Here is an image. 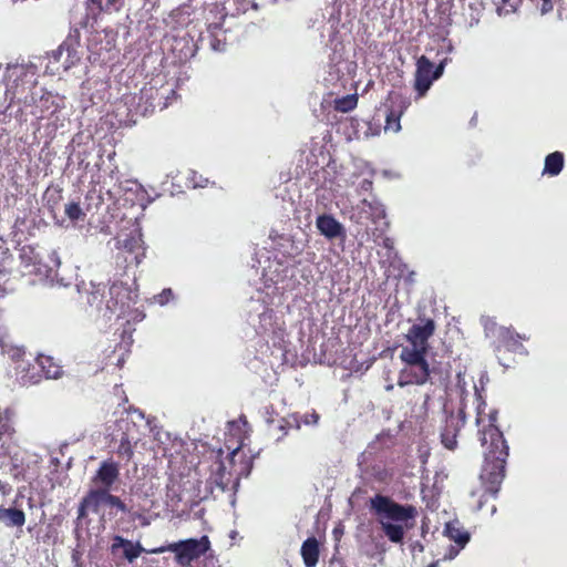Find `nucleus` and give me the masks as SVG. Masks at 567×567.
Segmentation results:
<instances>
[{
  "label": "nucleus",
  "mask_w": 567,
  "mask_h": 567,
  "mask_svg": "<svg viewBox=\"0 0 567 567\" xmlns=\"http://www.w3.org/2000/svg\"><path fill=\"white\" fill-rule=\"evenodd\" d=\"M496 419V411L489 410L485 412L484 409L478 406L476 424L478 426L480 441L484 449V463L480 475L482 488L471 492L473 497H478V508L482 507V499L486 495L494 496L498 492L505 476L508 446L502 432L495 425Z\"/></svg>",
  "instance_id": "obj_1"
},
{
  "label": "nucleus",
  "mask_w": 567,
  "mask_h": 567,
  "mask_svg": "<svg viewBox=\"0 0 567 567\" xmlns=\"http://www.w3.org/2000/svg\"><path fill=\"white\" fill-rule=\"evenodd\" d=\"M435 331L432 319H422L414 323L404 334V343L401 346L400 360L402 368L399 373L398 384L423 385L431 375L430 364L426 360L429 352V339Z\"/></svg>",
  "instance_id": "obj_2"
},
{
  "label": "nucleus",
  "mask_w": 567,
  "mask_h": 567,
  "mask_svg": "<svg viewBox=\"0 0 567 567\" xmlns=\"http://www.w3.org/2000/svg\"><path fill=\"white\" fill-rule=\"evenodd\" d=\"M371 509L384 536L394 544H401L405 532L413 526L417 511L412 505H400L389 497L377 495L371 498Z\"/></svg>",
  "instance_id": "obj_3"
},
{
  "label": "nucleus",
  "mask_w": 567,
  "mask_h": 567,
  "mask_svg": "<svg viewBox=\"0 0 567 567\" xmlns=\"http://www.w3.org/2000/svg\"><path fill=\"white\" fill-rule=\"evenodd\" d=\"M210 549V540L208 536L204 535L200 538H188L176 543L152 548L147 550L148 554H163L172 551L175 554V561L182 566L187 567L192 561L204 556Z\"/></svg>",
  "instance_id": "obj_4"
},
{
  "label": "nucleus",
  "mask_w": 567,
  "mask_h": 567,
  "mask_svg": "<svg viewBox=\"0 0 567 567\" xmlns=\"http://www.w3.org/2000/svg\"><path fill=\"white\" fill-rule=\"evenodd\" d=\"M167 94L175 96V89L168 84L144 86L140 93V101L145 103L144 112L166 109L169 105V102H165Z\"/></svg>",
  "instance_id": "obj_5"
},
{
  "label": "nucleus",
  "mask_w": 567,
  "mask_h": 567,
  "mask_svg": "<svg viewBox=\"0 0 567 567\" xmlns=\"http://www.w3.org/2000/svg\"><path fill=\"white\" fill-rule=\"evenodd\" d=\"M16 412L11 408L0 410V456H11L14 442Z\"/></svg>",
  "instance_id": "obj_6"
},
{
  "label": "nucleus",
  "mask_w": 567,
  "mask_h": 567,
  "mask_svg": "<svg viewBox=\"0 0 567 567\" xmlns=\"http://www.w3.org/2000/svg\"><path fill=\"white\" fill-rule=\"evenodd\" d=\"M436 80L434 79V64L425 55L420 56L416 61L414 74V89L417 96H424Z\"/></svg>",
  "instance_id": "obj_7"
},
{
  "label": "nucleus",
  "mask_w": 567,
  "mask_h": 567,
  "mask_svg": "<svg viewBox=\"0 0 567 567\" xmlns=\"http://www.w3.org/2000/svg\"><path fill=\"white\" fill-rule=\"evenodd\" d=\"M31 100L33 103L31 114L38 120H43L53 115L59 109V105L55 102V97L50 92L43 91L38 99L37 94L32 93Z\"/></svg>",
  "instance_id": "obj_8"
},
{
  "label": "nucleus",
  "mask_w": 567,
  "mask_h": 567,
  "mask_svg": "<svg viewBox=\"0 0 567 567\" xmlns=\"http://www.w3.org/2000/svg\"><path fill=\"white\" fill-rule=\"evenodd\" d=\"M316 227L319 233L327 239L343 238L346 237V229L332 215H319L316 220Z\"/></svg>",
  "instance_id": "obj_9"
},
{
  "label": "nucleus",
  "mask_w": 567,
  "mask_h": 567,
  "mask_svg": "<svg viewBox=\"0 0 567 567\" xmlns=\"http://www.w3.org/2000/svg\"><path fill=\"white\" fill-rule=\"evenodd\" d=\"M120 548H123V557L128 561L133 563L136 558L140 557L142 553H147L148 549H145L140 542L133 543L130 539H126L122 536H114L113 543L111 545V553L115 555Z\"/></svg>",
  "instance_id": "obj_10"
},
{
  "label": "nucleus",
  "mask_w": 567,
  "mask_h": 567,
  "mask_svg": "<svg viewBox=\"0 0 567 567\" xmlns=\"http://www.w3.org/2000/svg\"><path fill=\"white\" fill-rule=\"evenodd\" d=\"M463 424H464V421L458 415L452 414L446 417L444 427L441 433V441H442V444L447 450L453 451L456 447V445H457L456 436H457V433Z\"/></svg>",
  "instance_id": "obj_11"
},
{
  "label": "nucleus",
  "mask_w": 567,
  "mask_h": 567,
  "mask_svg": "<svg viewBox=\"0 0 567 567\" xmlns=\"http://www.w3.org/2000/svg\"><path fill=\"white\" fill-rule=\"evenodd\" d=\"M118 475V464L113 461H104L101 463L94 477V481L103 485V489L107 491L117 481Z\"/></svg>",
  "instance_id": "obj_12"
},
{
  "label": "nucleus",
  "mask_w": 567,
  "mask_h": 567,
  "mask_svg": "<svg viewBox=\"0 0 567 567\" xmlns=\"http://www.w3.org/2000/svg\"><path fill=\"white\" fill-rule=\"evenodd\" d=\"M110 299L106 301V308L115 312L121 310L126 305V299H128V290L121 282H114L110 286L109 289Z\"/></svg>",
  "instance_id": "obj_13"
},
{
  "label": "nucleus",
  "mask_w": 567,
  "mask_h": 567,
  "mask_svg": "<svg viewBox=\"0 0 567 567\" xmlns=\"http://www.w3.org/2000/svg\"><path fill=\"white\" fill-rule=\"evenodd\" d=\"M306 567H316L320 555V544L316 537L307 538L300 549Z\"/></svg>",
  "instance_id": "obj_14"
},
{
  "label": "nucleus",
  "mask_w": 567,
  "mask_h": 567,
  "mask_svg": "<svg viewBox=\"0 0 567 567\" xmlns=\"http://www.w3.org/2000/svg\"><path fill=\"white\" fill-rule=\"evenodd\" d=\"M20 259L21 264L25 269H29V274L35 272L41 274V258L39 254L35 251V248L31 245H24L20 249Z\"/></svg>",
  "instance_id": "obj_15"
},
{
  "label": "nucleus",
  "mask_w": 567,
  "mask_h": 567,
  "mask_svg": "<svg viewBox=\"0 0 567 567\" xmlns=\"http://www.w3.org/2000/svg\"><path fill=\"white\" fill-rule=\"evenodd\" d=\"M0 522L7 527H22L25 523V514L17 507L0 506Z\"/></svg>",
  "instance_id": "obj_16"
},
{
  "label": "nucleus",
  "mask_w": 567,
  "mask_h": 567,
  "mask_svg": "<svg viewBox=\"0 0 567 567\" xmlns=\"http://www.w3.org/2000/svg\"><path fill=\"white\" fill-rule=\"evenodd\" d=\"M499 334V341L504 347L514 352H523L524 347L522 344V340H527V338L522 337L509 328H497Z\"/></svg>",
  "instance_id": "obj_17"
},
{
  "label": "nucleus",
  "mask_w": 567,
  "mask_h": 567,
  "mask_svg": "<svg viewBox=\"0 0 567 567\" xmlns=\"http://www.w3.org/2000/svg\"><path fill=\"white\" fill-rule=\"evenodd\" d=\"M444 534L460 547H465L470 540V534L457 520L446 523Z\"/></svg>",
  "instance_id": "obj_18"
},
{
  "label": "nucleus",
  "mask_w": 567,
  "mask_h": 567,
  "mask_svg": "<svg viewBox=\"0 0 567 567\" xmlns=\"http://www.w3.org/2000/svg\"><path fill=\"white\" fill-rule=\"evenodd\" d=\"M361 218H371L373 221L378 219H383L385 217V210L377 200L369 202L367 199L362 200L360 206Z\"/></svg>",
  "instance_id": "obj_19"
},
{
  "label": "nucleus",
  "mask_w": 567,
  "mask_h": 567,
  "mask_svg": "<svg viewBox=\"0 0 567 567\" xmlns=\"http://www.w3.org/2000/svg\"><path fill=\"white\" fill-rule=\"evenodd\" d=\"M564 167V155L561 152H554L546 156L543 175L557 176Z\"/></svg>",
  "instance_id": "obj_20"
},
{
  "label": "nucleus",
  "mask_w": 567,
  "mask_h": 567,
  "mask_svg": "<svg viewBox=\"0 0 567 567\" xmlns=\"http://www.w3.org/2000/svg\"><path fill=\"white\" fill-rule=\"evenodd\" d=\"M37 361L48 379H58L61 377L62 368L54 363L51 357L39 355Z\"/></svg>",
  "instance_id": "obj_21"
},
{
  "label": "nucleus",
  "mask_w": 567,
  "mask_h": 567,
  "mask_svg": "<svg viewBox=\"0 0 567 567\" xmlns=\"http://www.w3.org/2000/svg\"><path fill=\"white\" fill-rule=\"evenodd\" d=\"M84 505H86L94 513L99 512V507L104 503V489H92L83 497Z\"/></svg>",
  "instance_id": "obj_22"
},
{
  "label": "nucleus",
  "mask_w": 567,
  "mask_h": 567,
  "mask_svg": "<svg viewBox=\"0 0 567 567\" xmlns=\"http://www.w3.org/2000/svg\"><path fill=\"white\" fill-rule=\"evenodd\" d=\"M358 103V96L355 94H350L334 101V107L340 112H349L352 111Z\"/></svg>",
  "instance_id": "obj_23"
},
{
  "label": "nucleus",
  "mask_w": 567,
  "mask_h": 567,
  "mask_svg": "<svg viewBox=\"0 0 567 567\" xmlns=\"http://www.w3.org/2000/svg\"><path fill=\"white\" fill-rule=\"evenodd\" d=\"M520 0H502V4L497 6L496 13L498 17H507L515 13L518 9Z\"/></svg>",
  "instance_id": "obj_24"
},
{
  "label": "nucleus",
  "mask_w": 567,
  "mask_h": 567,
  "mask_svg": "<svg viewBox=\"0 0 567 567\" xmlns=\"http://www.w3.org/2000/svg\"><path fill=\"white\" fill-rule=\"evenodd\" d=\"M65 214L72 221L83 220L85 217L80 204L74 202L65 206Z\"/></svg>",
  "instance_id": "obj_25"
},
{
  "label": "nucleus",
  "mask_w": 567,
  "mask_h": 567,
  "mask_svg": "<svg viewBox=\"0 0 567 567\" xmlns=\"http://www.w3.org/2000/svg\"><path fill=\"white\" fill-rule=\"evenodd\" d=\"M402 111L399 113L391 112L386 116L385 131L398 133L401 130L400 116Z\"/></svg>",
  "instance_id": "obj_26"
},
{
  "label": "nucleus",
  "mask_w": 567,
  "mask_h": 567,
  "mask_svg": "<svg viewBox=\"0 0 567 567\" xmlns=\"http://www.w3.org/2000/svg\"><path fill=\"white\" fill-rule=\"evenodd\" d=\"M104 503L112 507H116L123 513L127 511L126 505L122 502V499L116 495L110 494L109 489H104Z\"/></svg>",
  "instance_id": "obj_27"
},
{
  "label": "nucleus",
  "mask_w": 567,
  "mask_h": 567,
  "mask_svg": "<svg viewBox=\"0 0 567 567\" xmlns=\"http://www.w3.org/2000/svg\"><path fill=\"white\" fill-rule=\"evenodd\" d=\"M10 468H9V473L14 477V478H19L20 476L23 475L24 473V467H23V464L22 462H19V458H18V455L14 454L11 456V462L9 464Z\"/></svg>",
  "instance_id": "obj_28"
},
{
  "label": "nucleus",
  "mask_w": 567,
  "mask_h": 567,
  "mask_svg": "<svg viewBox=\"0 0 567 567\" xmlns=\"http://www.w3.org/2000/svg\"><path fill=\"white\" fill-rule=\"evenodd\" d=\"M117 454L122 457H125L126 460L132 458L133 447L127 437H122L117 447Z\"/></svg>",
  "instance_id": "obj_29"
},
{
  "label": "nucleus",
  "mask_w": 567,
  "mask_h": 567,
  "mask_svg": "<svg viewBox=\"0 0 567 567\" xmlns=\"http://www.w3.org/2000/svg\"><path fill=\"white\" fill-rule=\"evenodd\" d=\"M497 328H501V327L497 326V323L493 319H491V318L484 319V330H485V333L487 337L497 338L499 340V334H498Z\"/></svg>",
  "instance_id": "obj_30"
},
{
  "label": "nucleus",
  "mask_w": 567,
  "mask_h": 567,
  "mask_svg": "<svg viewBox=\"0 0 567 567\" xmlns=\"http://www.w3.org/2000/svg\"><path fill=\"white\" fill-rule=\"evenodd\" d=\"M173 298V291L169 288L164 289L161 293L154 296L155 302L161 306L166 305Z\"/></svg>",
  "instance_id": "obj_31"
},
{
  "label": "nucleus",
  "mask_w": 567,
  "mask_h": 567,
  "mask_svg": "<svg viewBox=\"0 0 567 567\" xmlns=\"http://www.w3.org/2000/svg\"><path fill=\"white\" fill-rule=\"evenodd\" d=\"M49 257H50V260H51L52 265L51 266H45V268H47L45 272H51L54 268H58L60 266V264H61L60 258H59L56 251H54V250L51 251Z\"/></svg>",
  "instance_id": "obj_32"
},
{
  "label": "nucleus",
  "mask_w": 567,
  "mask_h": 567,
  "mask_svg": "<svg viewBox=\"0 0 567 567\" xmlns=\"http://www.w3.org/2000/svg\"><path fill=\"white\" fill-rule=\"evenodd\" d=\"M464 547H460L455 544V546H451L447 550V553L444 555V558L445 559H453L454 557H456L458 555V553L463 549Z\"/></svg>",
  "instance_id": "obj_33"
},
{
  "label": "nucleus",
  "mask_w": 567,
  "mask_h": 567,
  "mask_svg": "<svg viewBox=\"0 0 567 567\" xmlns=\"http://www.w3.org/2000/svg\"><path fill=\"white\" fill-rule=\"evenodd\" d=\"M7 276H8V272L4 269L0 268V299L3 298L7 293V288L3 287Z\"/></svg>",
  "instance_id": "obj_34"
},
{
  "label": "nucleus",
  "mask_w": 567,
  "mask_h": 567,
  "mask_svg": "<svg viewBox=\"0 0 567 567\" xmlns=\"http://www.w3.org/2000/svg\"><path fill=\"white\" fill-rule=\"evenodd\" d=\"M319 421V415L316 413V412H312L310 414H306L305 417H303V423L309 425V424H317Z\"/></svg>",
  "instance_id": "obj_35"
},
{
  "label": "nucleus",
  "mask_w": 567,
  "mask_h": 567,
  "mask_svg": "<svg viewBox=\"0 0 567 567\" xmlns=\"http://www.w3.org/2000/svg\"><path fill=\"white\" fill-rule=\"evenodd\" d=\"M445 61H442L437 66L434 65V79H440L444 72Z\"/></svg>",
  "instance_id": "obj_36"
},
{
  "label": "nucleus",
  "mask_w": 567,
  "mask_h": 567,
  "mask_svg": "<svg viewBox=\"0 0 567 567\" xmlns=\"http://www.w3.org/2000/svg\"><path fill=\"white\" fill-rule=\"evenodd\" d=\"M12 491V487L10 484L6 483V482H2L0 480V493L3 495V496H7L11 493Z\"/></svg>",
  "instance_id": "obj_37"
},
{
  "label": "nucleus",
  "mask_w": 567,
  "mask_h": 567,
  "mask_svg": "<svg viewBox=\"0 0 567 567\" xmlns=\"http://www.w3.org/2000/svg\"><path fill=\"white\" fill-rule=\"evenodd\" d=\"M86 509H90L86 505H84L83 499L81 501L78 509V518H83L86 515Z\"/></svg>",
  "instance_id": "obj_38"
},
{
  "label": "nucleus",
  "mask_w": 567,
  "mask_h": 567,
  "mask_svg": "<svg viewBox=\"0 0 567 567\" xmlns=\"http://www.w3.org/2000/svg\"><path fill=\"white\" fill-rule=\"evenodd\" d=\"M93 3L97 4L101 11H106L105 1L104 0H91Z\"/></svg>",
  "instance_id": "obj_39"
},
{
  "label": "nucleus",
  "mask_w": 567,
  "mask_h": 567,
  "mask_svg": "<svg viewBox=\"0 0 567 567\" xmlns=\"http://www.w3.org/2000/svg\"><path fill=\"white\" fill-rule=\"evenodd\" d=\"M117 0H106L105 1V7H106V11H110L116 3Z\"/></svg>",
  "instance_id": "obj_40"
},
{
  "label": "nucleus",
  "mask_w": 567,
  "mask_h": 567,
  "mask_svg": "<svg viewBox=\"0 0 567 567\" xmlns=\"http://www.w3.org/2000/svg\"><path fill=\"white\" fill-rule=\"evenodd\" d=\"M177 99V93L175 92V96L173 94H167L165 97V102H169V104Z\"/></svg>",
  "instance_id": "obj_41"
},
{
  "label": "nucleus",
  "mask_w": 567,
  "mask_h": 567,
  "mask_svg": "<svg viewBox=\"0 0 567 567\" xmlns=\"http://www.w3.org/2000/svg\"><path fill=\"white\" fill-rule=\"evenodd\" d=\"M65 45L64 44H61L56 51L58 54H62L63 50H64Z\"/></svg>",
  "instance_id": "obj_42"
},
{
  "label": "nucleus",
  "mask_w": 567,
  "mask_h": 567,
  "mask_svg": "<svg viewBox=\"0 0 567 567\" xmlns=\"http://www.w3.org/2000/svg\"><path fill=\"white\" fill-rule=\"evenodd\" d=\"M7 110V106H4L3 103H0V114L4 113Z\"/></svg>",
  "instance_id": "obj_43"
},
{
  "label": "nucleus",
  "mask_w": 567,
  "mask_h": 567,
  "mask_svg": "<svg viewBox=\"0 0 567 567\" xmlns=\"http://www.w3.org/2000/svg\"><path fill=\"white\" fill-rule=\"evenodd\" d=\"M236 535H237V532H235V530H233V532L230 533V537H231V538H235V537H236Z\"/></svg>",
  "instance_id": "obj_44"
},
{
  "label": "nucleus",
  "mask_w": 567,
  "mask_h": 567,
  "mask_svg": "<svg viewBox=\"0 0 567 567\" xmlns=\"http://www.w3.org/2000/svg\"><path fill=\"white\" fill-rule=\"evenodd\" d=\"M392 389H393V385H392V384H390V385H388V386H386V390H388V391H390V390H392Z\"/></svg>",
  "instance_id": "obj_45"
},
{
  "label": "nucleus",
  "mask_w": 567,
  "mask_h": 567,
  "mask_svg": "<svg viewBox=\"0 0 567 567\" xmlns=\"http://www.w3.org/2000/svg\"><path fill=\"white\" fill-rule=\"evenodd\" d=\"M18 498H19V496H17V497H16V499L13 501V504H14V505H17V503H18Z\"/></svg>",
  "instance_id": "obj_46"
},
{
  "label": "nucleus",
  "mask_w": 567,
  "mask_h": 567,
  "mask_svg": "<svg viewBox=\"0 0 567 567\" xmlns=\"http://www.w3.org/2000/svg\"><path fill=\"white\" fill-rule=\"evenodd\" d=\"M250 7H252V8H255V9H256V8H257V4H256V3H250Z\"/></svg>",
  "instance_id": "obj_47"
},
{
  "label": "nucleus",
  "mask_w": 567,
  "mask_h": 567,
  "mask_svg": "<svg viewBox=\"0 0 567 567\" xmlns=\"http://www.w3.org/2000/svg\"><path fill=\"white\" fill-rule=\"evenodd\" d=\"M271 2H275L276 0H270Z\"/></svg>",
  "instance_id": "obj_48"
},
{
  "label": "nucleus",
  "mask_w": 567,
  "mask_h": 567,
  "mask_svg": "<svg viewBox=\"0 0 567 567\" xmlns=\"http://www.w3.org/2000/svg\"><path fill=\"white\" fill-rule=\"evenodd\" d=\"M430 567H434V565H431Z\"/></svg>",
  "instance_id": "obj_49"
}]
</instances>
